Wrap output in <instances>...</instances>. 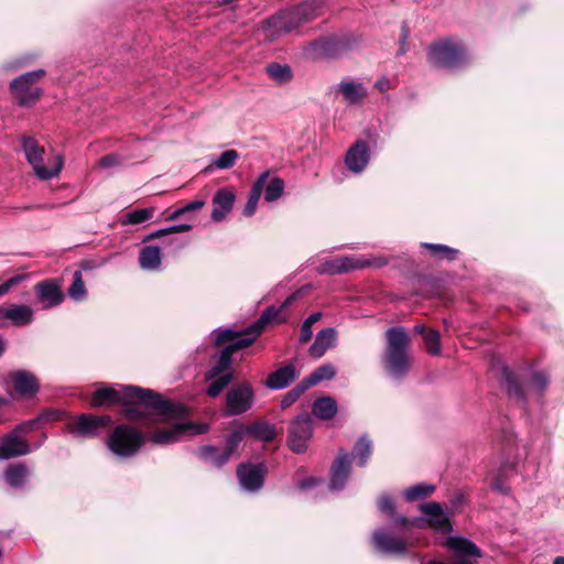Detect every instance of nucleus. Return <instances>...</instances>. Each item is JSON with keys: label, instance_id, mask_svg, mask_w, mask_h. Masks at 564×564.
Returning a JSON list of instances; mask_svg holds the SVG:
<instances>
[{"label": "nucleus", "instance_id": "obj_22", "mask_svg": "<svg viewBox=\"0 0 564 564\" xmlns=\"http://www.w3.org/2000/svg\"><path fill=\"white\" fill-rule=\"evenodd\" d=\"M2 321H9L14 326H26L34 321V310L25 304L0 305Z\"/></svg>", "mask_w": 564, "mask_h": 564}, {"label": "nucleus", "instance_id": "obj_8", "mask_svg": "<svg viewBox=\"0 0 564 564\" xmlns=\"http://www.w3.org/2000/svg\"><path fill=\"white\" fill-rule=\"evenodd\" d=\"M144 443V436L134 427L118 425L108 437V447L120 457L134 455Z\"/></svg>", "mask_w": 564, "mask_h": 564}, {"label": "nucleus", "instance_id": "obj_54", "mask_svg": "<svg viewBox=\"0 0 564 564\" xmlns=\"http://www.w3.org/2000/svg\"><path fill=\"white\" fill-rule=\"evenodd\" d=\"M378 508L382 513L394 516V503L389 495H381L378 499Z\"/></svg>", "mask_w": 564, "mask_h": 564}, {"label": "nucleus", "instance_id": "obj_24", "mask_svg": "<svg viewBox=\"0 0 564 564\" xmlns=\"http://www.w3.org/2000/svg\"><path fill=\"white\" fill-rule=\"evenodd\" d=\"M10 380L18 394L32 397L39 391V381L36 377L26 370L12 371Z\"/></svg>", "mask_w": 564, "mask_h": 564}, {"label": "nucleus", "instance_id": "obj_10", "mask_svg": "<svg viewBox=\"0 0 564 564\" xmlns=\"http://www.w3.org/2000/svg\"><path fill=\"white\" fill-rule=\"evenodd\" d=\"M43 69L25 73L10 83V89L22 106H31L37 101L42 94V89L36 85L44 76Z\"/></svg>", "mask_w": 564, "mask_h": 564}, {"label": "nucleus", "instance_id": "obj_3", "mask_svg": "<svg viewBox=\"0 0 564 564\" xmlns=\"http://www.w3.org/2000/svg\"><path fill=\"white\" fill-rule=\"evenodd\" d=\"M324 0H306L291 9L283 10L267 20L265 35L274 39L291 32L300 24L318 15Z\"/></svg>", "mask_w": 564, "mask_h": 564}, {"label": "nucleus", "instance_id": "obj_1", "mask_svg": "<svg viewBox=\"0 0 564 564\" xmlns=\"http://www.w3.org/2000/svg\"><path fill=\"white\" fill-rule=\"evenodd\" d=\"M122 412L128 420H138L144 415L140 405L155 411L164 419H182L186 415V408L182 404L164 400L153 390L137 386L122 387Z\"/></svg>", "mask_w": 564, "mask_h": 564}, {"label": "nucleus", "instance_id": "obj_7", "mask_svg": "<svg viewBox=\"0 0 564 564\" xmlns=\"http://www.w3.org/2000/svg\"><path fill=\"white\" fill-rule=\"evenodd\" d=\"M427 58L431 64L442 68H456L465 63L463 45L452 39H445L429 47Z\"/></svg>", "mask_w": 564, "mask_h": 564}, {"label": "nucleus", "instance_id": "obj_50", "mask_svg": "<svg viewBox=\"0 0 564 564\" xmlns=\"http://www.w3.org/2000/svg\"><path fill=\"white\" fill-rule=\"evenodd\" d=\"M308 388L305 386L303 381L297 383L293 389H291L281 400V408L288 409L291 406Z\"/></svg>", "mask_w": 564, "mask_h": 564}, {"label": "nucleus", "instance_id": "obj_29", "mask_svg": "<svg viewBox=\"0 0 564 564\" xmlns=\"http://www.w3.org/2000/svg\"><path fill=\"white\" fill-rule=\"evenodd\" d=\"M162 263V252L156 246H145L139 252V264L143 270L158 271Z\"/></svg>", "mask_w": 564, "mask_h": 564}, {"label": "nucleus", "instance_id": "obj_64", "mask_svg": "<svg viewBox=\"0 0 564 564\" xmlns=\"http://www.w3.org/2000/svg\"><path fill=\"white\" fill-rule=\"evenodd\" d=\"M182 215H184V210H182V208H177L175 209L171 215L167 216V220H175L177 219L178 217H181Z\"/></svg>", "mask_w": 564, "mask_h": 564}, {"label": "nucleus", "instance_id": "obj_58", "mask_svg": "<svg viewBox=\"0 0 564 564\" xmlns=\"http://www.w3.org/2000/svg\"><path fill=\"white\" fill-rule=\"evenodd\" d=\"M412 520H413V519H409V518H406V517H404V516H397V517L394 518V523H395V525H397V527H399V528H400V533H402V534H404V535H408V534H406V530H408L409 528H411V527H414V525L412 524Z\"/></svg>", "mask_w": 564, "mask_h": 564}, {"label": "nucleus", "instance_id": "obj_5", "mask_svg": "<svg viewBox=\"0 0 564 564\" xmlns=\"http://www.w3.org/2000/svg\"><path fill=\"white\" fill-rule=\"evenodd\" d=\"M386 337L387 348L382 358L384 369L392 378H404L410 371L412 362V358L406 351L410 337L402 327L389 328Z\"/></svg>", "mask_w": 564, "mask_h": 564}, {"label": "nucleus", "instance_id": "obj_43", "mask_svg": "<svg viewBox=\"0 0 564 564\" xmlns=\"http://www.w3.org/2000/svg\"><path fill=\"white\" fill-rule=\"evenodd\" d=\"M264 199L274 202L280 198L284 191V182L280 177H273L269 183L264 184Z\"/></svg>", "mask_w": 564, "mask_h": 564}, {"label": "nucleus", "instance_id": "obj_63", "mask_svg": "<svg viewBox=\"0 0 564 564\" xmlns=\"http://www.w3.org/2000/svg\"><path fill=\"white\" fill-rule=\"evenodd\" d=\"M408 36H409V30H408V29H405V26H403V28H402V36H401V39H400V41H401V45H402V47H401V50H400V53H401V54L405 52L404 44H405V42H406Z\"/></svg>", "mask_w": 564, "mask_h": 564}, {"label": "nucleus", "instance_id": "obj_49", "mask_svg": "<svg viewBox=\"0 0 564 564\" xmlns=\"http://www.w3.org/2000/svg\"><path fill=\"white\" fill-rule=\"evenodd\" d=\"M441 335L435 329H430L424 334V345L427 352L432 356H438L441 354Z\"/></svg>", "mask_w": 564, "mask_h": 564}, {"label": "nucleus", "instance_id": "obj_6", "mask_svg": "<svg viewBox=\"0 0 564 564\" xmlns=\"http://www.w3.org/2000/svg\"><path fill=\"white\" fill-rule=\"evenodd\" d=\"M22 148L25 153V158L32 166L34 174L43 181H48L59 174L63 169V158L55 155L47 159L44 164L45 150L39 145L37 141L32 137L22 138Z\"/></svg>", "mask_w": 564, "mask_h": 564}, {"label": "nucleus", "instance_id": "obj_12", "mask_svg": "<svg viewBox=\"0 0 564 564\" xmlns=\"http://www.w3.org/2000/svg\"><path fill=\"white\" fill-rule=\"evenodd\" d=\"M111 423L109 415H94L84 413L66 424V431L77 438H90L100 432L101 429Z\"/></svg>", "mask_w": 564, "mask_h": 564}, {"label": "nucleus", "instance_id": "obj_47", "mask_svg": "<svg viewBox=\"0 0 564 564\" xmlns=\"http://www.w3.org/2000/svg\"><path fill=\"white\" fill-rule=\"evenodd\" d=\"M246 434V431L243 429L236 430L231 432L227 438H226V446L224 449V460H229L230 456L234 454V452L237 449L241 441L243 440V436Z\"/></svg>", "mask_w": 564, "mask_h": 564}, {"label": "nucleus", "instance_id": "obj_38", "mask_svg": "<svg viewBox=\"0 0 564 564\" xmlns=\"http://www.w3.org/2000/svg\"><path fill=\"white\" fill-rule=\"evenodd\" d=\"M372 453V442L366 435L361 436L355 444L352 456L358 459V465L364 467Z\"/></svg>", "mask_w": 564, "mask_h": 564}, {"label": "nucleus", "instance_id": "obj_39", "mask_svg": "<svg viewBox=\"0 0 564 564\" xmlns=\"http://www.w3.org/2000/svg\"><path fill=\"white\" fill-rule=\"evenodd\" d=\"M267 73L271 79L279 85L285 84L292 78V70L289 65H282L279 63H270L267 66Z\"/></svg>", "mask_w": 564, "mask_h": 564}, {"label": "nucleus", "instance_id": "obj_61", "mask_svg": "<svg viewBox=\"0 0 564 564\" xmlns=\"http://www.w3.org/2000/svg\"><path fill=\"white\" fill-rule=\"evenodd\" d=\"M319 481H321V480H319V479H317V478L310 477V478H307V479H305V480L301 481V484H300V486H299V487H300V489H307V488H311V487H313V486L317 485Z\"/></svg>", "mask_w": 564, "mask_h": 564}, {"label": "nucleus", "instance_id": "obj_60", "mask_svg": "<svg viewBox=\"0 0 564 564\" xmlns=\"http://www.w3.org/2000/svg\"><path fill=\"white\" fill-rule=\"evenodd\" d=\"M491 488L498 492L503 494V495L508 494V488L505 486L503 481L499 478L495 479L491 482Z\"/></svg>", "mask_w": 564, "mask_h": 564}, {"label": "nucleus", "instance_id": "obj_48", "mask_svg": "<svg viewBox=\"0 0 564 564\" xmlns=\"http://www.w3.org/2000/svg\"><path fill=\"white\" fill-rule=\"evenodd\" d=\"M232 380L231 372H226L221 376H218L214 379H212L210 384L208 386L206 393L215 398L221 393V391L229 384V382Z\"/></svg>", "mask_w": 564, "mask_h": 564}, {"label": "nucleus", "instance_id": "obj_23", "mask_svg": "<svg viewBox=\"0 0 564 564\" xmlns=\"http://www.w3.org/2000/svg\"><path fill=\"white\" fill-rule=\"evenodd\" d=\"M31 452L30 444L17 432L8 433L0 443V460L26 455Z\"/></svg>", "mask_w": 564, "mask_h": 564}, {"label": "nucleus", "instance_id": "obj_55", "mask_svg": "<svg viewBox=\"0 0 564 564\" xmlns=\"http://www.w3.org/2000/svg\"><path fill=\"white\" fill-rule=\"evenodd\" d=\"M532 387L542 392L549 384V378L543 372H534L531 377Z\"/></svg>", "mask_w": 564, "mask_h": 564}, {"label": "nucleus", "instance_id": "obj_40", "mask_svg": "<svg viewBox=\"0 0 564 564\" xmlns=\"http://www.w3.org/2000/svg\"><path fill=\"white\" fill-rule=\"evenodd\" d=\"M155 213L154 207L134 209L123 216L122 225H138L150 220Z\"/></svg>", "mask_w": 564, "mask_h": 564}, {"label": "nucleus", "instance_id": "obj_19", "mask_svg": "<svg viewBox=\"0 0 564 564\" xmlns=\"http://www.w3.org/2000/svg\"><path fill=\"white\" fill-rule=\"evenodd\" d=\"M35 295L37 302L41 304L43 310H50L58 306L64 301V294L54 280H44L39 282L35 288Z\"/></svg>", "mask_w": 564, "mask_h": 564}, {"label": "nucleus", "instance_id": "obj_36", "mask_svg": "<svg viewBox=\"0 0 564 564\" xmlns=\"http://www.w3.org/2000/svg\"><path fill=\"white\" fill-rule=\"evenodd\" d=\"M198 456L205 463L215 467H221L228 462L224 460V451L220 452L218 447L213 445L202 446L198 449Z\"/></svg>", "mask_w": 564, "mask_h": 564}, {"label": "nucleus", "instance_id": "obj_31", "mask_svg": "<svg viewBox=\"0 0 564 564\" xmlns=\"http://www.w3.org/2000/svg\"><path fill=\"white\" fill-rule=\"evenodd\" d=\"M268 178L269 172H263L252 185L248 202L242 212L245 216L250 217L254 214Z\"/></svg>", "mask_w": 564, "mask_h": 564}, {"label": "nucleus", "instance_id": "obj_56", "mask_svg": "<svg viewBox=\"0 0 564 564\" xmlns=\"http://www.w3.org/2000/svg\"><path fill=\"white\" fill-rule=\"evenodd\" d=\"M40 424L39 419L29 420L21 424H19L13 432H17L20 436L24 434H29L30 432L34 431Z\"/></svg>", "mask_w": 564, "mask_h": 564}, {"label": "nucleus", "instance_id": "obj_11", "mask_svg": "<svg viewBox=\"0 0 564 564\" xmlns=\"http://www.w3.org/2000/svg\"><path fill=\"white\" fill-rule=\"evenodd\" d=\"M254 391L250 383L240 382L232 386L226 393L224 409L225 416H235L246 413L252 408Z\"/></svg>", "mask_w": 564, "mask_h": 564}, {"label": "nucleus", "instance_id": "obj_20", "mask_svg": "<svg viewBox=\"0 0 564 564\" xmlns=\"http://www.w3.org/2000/svg\"><path fill=\"white\" fill-rule=\"evenodd\" d=\"M370 161V149L366 141H356L345 155V164L347 169L355 173H361Z\"/></svg>", "mask_w": 564, "mask_h": 564}, {"label": "nucleus", "instance_id": "obj_44", "mask_svg": "<svg viewBox=\"0 0 564 564\" xmlns=\"http://www.w3.org/2000/svg\"><path fill=\"white\" fill-rule=\"evenodd\" d=\"M503 380L506 382L507 392L510 397L516 398L517 400H523L524 393L520 384L517 382L513 373L508 369L503 368L502 370Z\"/></svg>", "mask_w": 564, "mask_h": 564}, {"label": "nucleus", "instance_id": "obj_45", "mask_svg": "<svg viewBox=\"0 0 564 564\" xmlns=\"http://www.w3.org/2000/svg\"><path fill=\"white\" fill-rule=\"evenodd\" d=\"M238 159L239 153L236 150H226L217 159L212 161L210 166H215L218 170H227L232 167Z\"/></svg>", "mask_w": 564, "mask_h": 564}, {"label": "nucleus", "instance_id": "obj_18", "mask_svg": "<svg viewBox=\"0 0 564 564\" xmlns=\"http://www.w3.org/2000/svg\"><path fill=\"white\" fill-rule=\"evenodd\" d=\"M447 546L455 553L453 557L455 564H475L476 558L481 556L480 549L467 539L449 538Z\"/></svg>", "mask_w": 564, "mask_h": 564}, {"label": "nucleus", "instance_id": "obj_26", "mask_svg": "<svg viewBox=\"0 0 564 564\" xmlns=\"http://www.w3.org/2000/svg\"><path fill=\"white\" fill-rule=\"evenodd\" d=\"M295 366L289 364L270 373L267 378L265 386L272 390H282L299 377Z\"/></svg>", "mask_w": 564, "mask_h": 564}, {"label": "nucleus", "instance_id": "obj_14", "mask_svg": "<svg viewBox=\"0 0 564 564\" xmlns=\"http://www.w3.org/2000/svg\"><path fill=\"white\" fill-rule=\"evenodd\" d=\"M313 434V420L308 414L296 416L290 424L288 444L292 452L304 453Z\"/></svg>", "mask_w": 564, "mask_h": 564}, {"label": "nucleus", "instance_id": "obj_21", "mask_svg": "<svg viewBox=\"0 0 564 564\" xmlns=\"http://www.w3.org/2000/svg\"><path fill=\"white\" fill-rule=\"evenodd\" d=\"M350 455L340 449L330 468L329 489L332 491H339L344 488L350 475Z\"/></svg>", "mask_w": 564, "mask_h": 564}, {"label": "nucleus", "instance_id": "obj_2", "mask_svg": "<svg viewBox=\"0 0 564 564\" xmlns=\"http://www.w3.org/2000/svg\"><path fill=\"white\" fill-rule=\"evenodd\" d=\"M295 296V294L290 295L282 303L279 310H276L274 306L268 307L262 313L260 318L251 326H249L243 333L238 334L231 329H218L215 337V344L217 346L227 344L225 348L229 349L231 355L237 350L249 347L261 334L264 325L278 318L280 310L286 308L294 301Z\"/></svg>", "mask_w": 564, "mask_h": 564}, {"label": "nucleus", "instance_id": "obj_9", "mask_svg": "<svg viewBox=\"0 0 564 564\" xmlns=\"http://www.w3.org/2000/svg\"><path fill=\"white\" fill-rule=\"evenodd\" d=\"M371 541L378 552L391 555L405 554L415 544L410 535L397 534L387 528L375 530Z\"/></svg>", "mask_w": 564, "mask_h": 564}, {"label": "nucleus", "instance_id": "obj_32", "mask_svg": "<svg viewBox=\"0 0 564 564\" xmlns=\"http://www.w3.org/2000/svg\"><path fill=\"white\" fill-rule=\"evenodd\" d=\"M245 431L246 434H249L262 442H271L275 438L276 435L275 427L264 421L254 422L248 425Z\"/></svg>", "mask_w": 564, "mask_h": 564}, {"label": "nucleus", "instance_id": "obj_42", "mask_svg": "<svg viewBox=\"0 0 564 564\" xmlns=\"http://www.w3.org/2000/svg\"><path fill=\"white\" fill-rule=\"evenodd\" d=\"M435 490V486L427 484H417L412 486L404 491V498L406 501H415L432 495Z\"/></svg>", "mask_w": 564, "mask_h": 564}, {"label": "nucleus", "instance_id": "obj_46", "mask_svg": "<svg viewBox=\"0 0 564 564\" xmlns=\"http://www.w3.org/2000/svg\"><path fill=\"white\" fill-rule=\"evenodd\" d=\"M422 247L429 249L433 256L438 257L441 259L454 260L458 254L457 249L451 248L445 245L424 242L422 243Z\"/></svg>", "mask_w": 564, "mask_h": 564}, {"label": "nucleus", "instance_id": "obj_34", "mask_svg": "<svg viewBox=\"0 0 564 564\" xmlns=\"http://www.w3.org/2000/svg\"><path fill=\"white\" fill-rule=\"evenodd\" d=\"M122 401V388L117 390L111 387L99 388L94 392L93 406H100L105 402L120 403Z\"/></svg>", "mask_w": 564, "mask_h": 564}, {"label": "nucleus", "instance_id": "obj_37", "mask_svg": "<svg viewBox=\"0 0 564 564\" xmlns=\"http://www.w3.org/2000/svg\"><path fill=\"white\" fill-rule=\"evenodd\" d=\"M231 354L229 349L224 348L216 361V364L207 371L205 379L212 380L218 376L229 372L228 369L231 366Z\"/></svg>", "mask_w": 564, "mask_h": 564}, {"label": "nucleus", "instance_id": "obj_28", "mask_svg": "<svg viewBox=\"0 0 564 564\" xmlns=\"http://www.w3.org/2000/svg\"><path fill=\"white\" fill-rule=\"evenodd\" d=\"M337 332L333 327L322 329L317 333L314 343L310 347L311 356L321 358L327 349L336 345Z\"/></svg>", "mask_w": 564, "mask_h": 564}, {"label": "nucleus", "instance_id": "obj_52", "mask_svg": "<svg viewBox=\"0 0 564 564\" xmlns=\"http://www.w3.org/2000/svg\"><path fill=\"white\" fill-rule=\"evenodd\" d=\"M321 317V313H313L303 322L300 336L301 343H306L312 338V325L319 321Z\"/></svg>", "mask_w": 564, "mask_h": 564}, {"label": "nucleus", "instance_id": "obj_33", "mask_svg": "<svg viewBox=\"0 0 564 564\" xmlns=\"http://www.w3.org/2000/svg\"><path fill=\"white\" fill-rule=\"evenodd\" d=\"M29 470L22 463L9 465L4 471L6 481L14 487H22L26 480Z\"/></svg>", "mask_w": 564, "mask_h": 564}, {"label": "nucleus", "instance_id": "obj_4", "mask_svg": "<svg viewBox=\"0 0 564 564\" xmlns=\"http://www.w3.org/2000/svg\"><path fill=\"white\" fill-rule=\"evenodd\" d=\"M324 0H306L291 9L283 10L267 20L265 35L274 39L291 32L300 24L318 15Z\"/></svg>", "mask_w": 564, "mask_h": 564}, {"label": "nucleus", "instance_id": "obj_41", "mask_svg": "<svg viewBox=\"0 0 564 564\" xmlns=\"http://www.w3.org/2000/svg\"><path fill=\"white\" fill-rule=\"evenodd\" d=\"M68 295L76 302L84 301L87 296V290L83 281L82 272L75 271L73 282L68 289Z\"/></svg>", "mask_w": 564, "mask_h": 564}, {"label": "nucleus", "instance_id": "obj_62", "mask_svg": "<svg viewBox=\"0 0 564 564\" xmlns=\"http://www.w3.org/2000/svg\"><path fill=\"white\" fill-rule=\"evenodd\" d=\"M375 87L380 91H384L390 88V82L388 78L383 77L376 82Z\"/></svg>", "mask_w": 564, "mask_h": 564}, {"label": "nucleus", "instance_id": "obj_59", "mask_svg": "<svg viewBox=\"0 0 564 564\" xmlns=\"http://www.w3.org/2000/svg\"><path fill=\"white\" fill-rule=\"evenodd\" d=\"M203 206H204V202L199 200V199H196V200L187 203L186 205H184L181 208H182V210H184V214H187V213H191V212L198 210Z\"/></svg>", "mask_w": 564, "mask_h": 564}, {"label": "nucleus", "instance_id": "obj_27", "mask_svg": "<svg viewBox=\"0 0 564 564\" xmlns=\"http://www.w3.org/2000/svg\"><path fill=\"white\" fill-rule=\"evenodd\" d=\"M235 199L236 196L231 191L227 188L219 189L213 198L214 209L212 212V219L214 221H221L232 209Z\"/></svg>", "mask_w": 564, "mask_h": 564}, {"label": "nucleus", "instance_id": "obj_53", "mask_svg": "<svg viewBox=\"0 0 564 564\" xmlns=\"http://www.w3.org/2000/svg\"><path fill=\"white\" fill-rule=\"evenodd\" d=\"M121 164V156L115 153L100 158L97 165L100 169H112Z\"/></svg>", "mask_w": 564, "mask_h": 564}, {"label": "nucleus", "instance_id": "obj_17", "mask_svg": "<svg viewBox=\"0 0 564 564\" xmlns=\"http://www.w3.org/2000/svg\"><path fill=\"white\" fill-rule=\"evenodd\" d=\"M267 467L263 464H241L237 468L240 486L247 491H258L263 486Z\"/></svg>", "mask_w": 564, "mask_h": 564}, {"label": "nucleus", "instance_id": "obj_15", "mask_svg": "<svg viewBox=\"0 0 564 564\" xmlns=\"http://www.w3.org/2000/svg\"><path fill=\"white\" fill-rule=\"evenodd\" d=\"M209 430L208 424L205 423H178L171 429H164L152 433L150 440L156 444H171L180 441L184 435H199Z\"/></svg>", "mask_w": 564, "mask_h": 564}, {"label": "nucleus", "instance_id": "obj_51", "mask_svg": "<svg viewBox=\"0 0 564 564\" xmlns=\"http://www.w3.org/2000/svg\"><path fill=\"white\" fill-rule=\"evenodd\" d=\"M192 228H193V226L189 225V224L173 225V226H170L167 228L159 229V230L150 234L147 237V240L154 239V238H160V237H163V236H166V235H170V234L187 232V231H191Z\"/></svg>", "mask_w": 564, "mask_h": 564}, {"label": "nucleus", "instance_id": "obj_57", "mask_svg": "<svg viewBox=\"0 0 564 564\" xmlns=\"http://www.w3.org/2000/svg\"><path fill=\"white\" fill-rule=\"evenodd\" d=\"M23 279H24V275H21V274L14 275V276L8 279L2 284H0V296L7 294L13 285H17L18 283H20L21 281H23Z\"/></svg>", "mask_w": 564, "mask_h": 564}, {"label": "nucleus", "instance_id": "obj_30", "mask_svg": "<svg viewBox=\"0 0 564 564\" xmlns=\"http://www.w3.org/2000/svg\"><path fill=\"white\" fill-rule=\"evenodd\" d=\"M312 413L319 420H330L337 413V403L332 397L317 398L312 404Z\"/></svg>", "mask_w": 564, "mask_h": 564}, {"label": "nucleus", "instance_id": "obj_13", "mask_svg": "<svg viewBox=\"0 0 564 564\" xmlns=\"http://www.w3.org/2000/svg\"><path fill=\"white\" fill-rule=\"evenodd\" d=\"M420 510L426 516V518H413L412 524L415 528L425 529L430 527L442 533H449L452 531L449 518L444 513L440 502L430 501L422 503L420 506Z\"/></svg>", "mask_w": 564, "mask_h": 564}, {"label": "nucleus", "instance_id": "obj_25", "mask_svg": "<svg viewBox=\"0 0 564 564\" xmlns=\"http://www.w3.org/2000/svg\"><path fill=\"white\" fill-rule=\"evenodd\" d=\"M335 91L341 94L349 105H359L368 96L366 86L357 80L345 79L336 85Z\"/></svg>", "mask_w": 564, "mask_h": 564}, {"label": "nucleus", "instance_id": "obj_35", "mask_svg": "<svg viewBox=\"0 0 564 564\" xmlns=\"http://www.w3.org/2000/svg\"><path fill=\"white\" fill-rule=\"evenodd\" d=\"M336 369L330 364H325L317 367L308 377L304 378L302 381L305 383L307 388L316 386L321 381L330 380L335 377Z\"/></svg>", "mask_w": 564, "mask_h": 564}, {"label": "nucleus", "instance_id": "obj_16", "mask_svg": "<svg viewBox=\"0 0 564 564\" xmlns=\"http://www.w3.org/2000/svg\"><path fill=\"white\" fill-rule=\"evenodd\" d=\"M370 262L351 256L324 259L316 268L319 274H343L357 269L369 267Z\"/></svg>", "mask_w": 564, "mask_h": 564}]
</instances>
